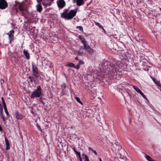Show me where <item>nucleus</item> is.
Masks as SVG:
<instances>
[{
  "mask_svg": "<svg viewBox=\"0 0 161 161\" xmlns=\"http://www.w3.org/2000/svg\"><path fill=\"white\" fill-rule=\"evenodd\" d=\"M5 140L6 145L7 146V145H9V141H8V139L7 138H6L5 139Z\"/></svg>",
  "mask_w": 161,
  "mask_h": 161,
  "instance_id": "c85d7f7f",
  "label": "nucleus"
},
{
  "mask_svg": "<svg viewBox=\"0 0 161 161\" xmlns=\"http://www.w3.org/2000/svg\"><path fill=\"white\" fill-rule=\"evenodd\" d=\"M77 69H79L80 68V65L78 64L76 66L75 65V67H74Z\"/></svg>",
  "mask_w": 161,
  "mask_h": 161,
  "instance_id": "c756f323",
  "label": "nucleus"
},
{
  "mask_svg": "<svg viewBox=\"0 0 161 161\" xmlns=\"http://www.w3.org/2000/svg\"><path fill=\"white\" fill-rule=\"evenodd\" d=\"M81 42L83 43H87L85 38L81 36H79L78 37Z\"/></svg>",
  "mask_w": 161,
  "mask_h": 161,
  "instance_id": "4468645a",
  "label": "nucleus"
},
{
  "mask_svg": "<svg viewBox=\"0 0 161 161\" xmlns=\"http://www.w3.org/2000/svg\"><path fill=\"white\" fill-rule=\"evenodd\" d=\"M2 118L3 119V121H4V123H5L6 122V119H5V117H4L3 115L2 116Z\"/></svg>",
  "mask_w": 161,
  "mask_h": 161,
  "instance_id": "f704fd0d",
  "label": "nucleus"
},
{
  "mask_svg": "<svg viewBox=\"0 0 161 161\" xmlns=\"http://www.w3.org/2000/svg\"><path fill=\"white\" fill-rule=\"evenodd\" d=\"M29 79L30 80V82H32L33 81H35V80H34V78L33 77L29 76L28 77Z\"/></svg>",
  "mask_w": 161,
  "mask_h": 161,
  "instance_id": "393cba45",
  "label": "nucleus"
},
{
  "mask_svg": "<svg viewBox=\"0 0 161 161\" xmlns=\"http://www.w3.org/2000/svg\"><path fill=\"white\" fill-rule=\"evenodd\" d=\"M23 53L25 55V58L28 60H29L30 58V54L28 52L27 50H26L25 49H24L23 51Z\"/></svg>",
  "mask_w": 161,
  "mask_h": 161,
  "instance_id": "f8f14e48",
  "label": "nucleus"
},
{
  "mask_svg": "<svg viewBox=\"0 0 161 161\" xmlns=\"http://www.w3.org/2000/svg\"><path fill=\"white\" fill-rule=\"evenodd\" d=\"M83 44V46H81L80 47V50H81L82 49H84V50L86 49L87 44V43H84V44Z\"/></svg>",
  "mask_w": 161,
  "mask_h": 161,
  "instance_id": "4be33fe9",
  "label": "nucleus"
},
{
  "mask_svg": "<svg viewBox=\"0 0 161 161\" xmlns=\"http://www.w3.org/2000/svg\"><path fill=\"white\" fill-rule=\"evenodd\" d=\"M79 157V160H80V161H82V159L81 157V156H78Z\"/></svg>",
  "mask_w": 161,
  "mask_h": 161,
  "instance_id": "58836bf2",
  "label": "nucleus"
},
{
  "mask_svg": "<svg viewBox=\"0 0 161 161\" xmlns=\"http://www.w3.org/2000/svg\"><path fill=\"white\" fill-rule=\"evenodd\" d=\"M78 9L72 10L68 12V10H65L61 14V17L65 19H70L76 15Z\"/></svg>",
  "mask_w": 161,
  "mask_h": 161,
  "instance_id": "f03ea898",
  "label": "nucleus"
},
{
  "mask_svg": "<svg viewBox=\"0 0 161 161\" xmlns=\"http://www.w3.org/2000/svg\"><path fill=\"white\" fill-rule=\"evenodd\" d=\"M43 5L44 6H45L46 7L47 5L49 6L50 5V3H43Z\"/></svg>",
  "mask_w": 161,
  "mask_h": 161,
  "instance_id": "2f4dec72",
  "label": "nucleus"
},
{
  "mask_svg": "<svg viewBox=\"0 0 161 161\" xmlns=\"http://www.w3.org/2000/svg\"><path fill=\"white\" fill-rule=\"evenodd\" d=\"M94 22L95 23V25H96L97 26L100 28L104 30L103 27L100 25V24L99 23L96 21H95Z\"/></svg>",
  "mask_w": 161,
  "mask_h": 161,
  "instance_id": "6ab92c4d",
  "label": "nucleus"
},
{
  "mask_svg": "<svg viewBox=\"0 0 161 161\" xmlns=\"http://www.w3.org/2000/svg\"><path fill=\"white\" fill-rule=\"evenodd\" d=\"M4 110H5V112L7 116H8V117H9V113L7 109H6Z\"/></svg>",
  "mask_w": 161,
  "mask_h": 161,
  "instance_id": "7c9ffc66",
  "label": "nucleus"
},
{
  "mask_svg": "<svg viewBox=\"0 0 161 161\" xmlns=\"http://www.w3.org/2000/svg\"><path fill=\"white\" fill-rule=\"evenodd\" d=\"M15 115L16 118L17 119L21 120L24 118L23 115L19 113L18 111L17 110L15 112Z\"/></svg>",
  "mask_w": 161,
  "mask_h": 161,
  "instance_id": "1a4fd4ad",
  "label": "nucleus"
},
{
  "mask_svg": "<svg viewBox=\"0 0 161 161\" xmlns=\"http://www.w3.org/2000/svg\"><path fill=\"white\" fill-rule=\"evenodd\" d=\"M82 53H80V51H79L77 54L78 56H81L82 55Z\"/></svg>",
  "mask_w": 161,
  "mask_h": 161,
  "instance_id": "e433bc0d",
  "label": "nucleus"
},
{
  "mask_svg": "<svg viewBox=\"0 0 161 161\" xmlns=\"http://www.w3.org/2000/svg\"><path fill=\"white\" fill-rule=\"evenodd\" d=\"M153 80L156 83V82H155V79H154V78H153Z\"/></svg>",
  "mask_w": 161,
  "mask_h": 161,
  "instance_id": "a18cd8bd",
  "label": "nucleus"
},
{
  "mask_svg": "<svg viewBox=\"0 0 161 161\" xmlns=\"http://www.w3.org/2000/svg\"><path fill=\"white\" fill-rule=\"evenodd\" d=\"M32 66L33 75L36 78H38L39 76V73L38 68L34 64H32Z\"/></svg>",
  "mask_w": 161,
  "mask_h": 161,
  "instance_id": "39448f33",
  "label": "nucleus"
},
{
  "mask_svg": "<svg viewBox=\"0 0 161 161\" xmlns=\"http://www.w3.org/2000/svg\"><path fill=\"white\" fill-rule=\"evenodd\" d=\"M75 59L76 60H78V57H76L75 58Z\"/></svg>",
  "mask_w": 161,
  "mask_h": 161,
  "instance_id": "c03bdc74",
  "label": "nucleus"
},
{
  "mask_svg": "<svg viewBox=\"0 0 161 161\" xmlns=\"http://www.w3.org/2000/svg\"><path fill=\"white\" fill-rule=\"evenodd\" d=\"M99 160L100 161H102V159L101 158H99Z\"/></svg>",
  "mask_w": 161,
  "mask_h": 161,
  "instance_id": "de8ad7c7",
  "label": "nucleus"
},
{
  "mask_svg": "<svg viewBox=\"0 0 161 161\" xmlns=\"http://www.w3.org/2000/svg\"><path fill=\"white\" fill-rule=\"evenodd\" d=\"M139 93L144 98L146 99V97L145 96V95L143 93L140 91V92H139Z\"/></svg>",
  "mask_w": 161,
  "mask_h": 161,
  "instance_id": "bb28decb",
  "label": "nucleus"
},
{
  "mask_svg": "<svg viewBox=\"0 0 161 161\" xmlns=\"http://www.w3.org/2000/svg\"><path fill=\"white\" fill-rule=\"evenodd\" d=\"M3 80V82H4V80Z\"/></svg>",
  "mask_w": 161,
  "mask_h": 161,
  "instance_id": "8fccbe9b",
  "label": "nucleus"
},
{
  "mask_svg": "<svg viewBox=\"0 0 161 161\" xmlns=\"http://www.w3.org/2000/svg\"><path fill=\"white\" fill-rule=\"evenodd\" d=\"M10 149V145H7L6 147V150H8Z\"/></svg>",
  "mask_w": 161,
  "mask_h": 161,
  "instance_id": "c9c22d12",
  "label": "nucleus"
},
{
  "mask_svg": "<svg viewBox=\"0 0 161 161\" xmlns=\"http://www.w3.org/2000/svg\"><path fill=\"white\" fill-rule=\"evenodd\" d=\"M83 158L85 161H89L88 156L84 154H82Z\"/></svg>",
  "mask_w": 161,
  "mask_h": 161,
  "instance_id": "f3484780",
  "label": "nucleus"
},
{
  "mask_svg": "<svg viewBox=\"0 0 161 161\" xmlns=\"http://www.w3.org/2000/svg\"><path fill=\"white\" fill-rule=\"evenodd\" d=\"M75 99L81 105L83 104L82 103L81 101L80 100V99L79 98V97H75Z\"/></svg>",
  "mask_w": 161,
  "mask_h": 161,
  "instance_id": "5701e85b",
  "label": "nucleus"
},
{
  "mask_svg": "<svg viewBox=\"0 0 161 161\" xmlns=\"http://www.w3.org/2000/svg\"><path fill=\"white\" fill-rule=\"evenodd\" d=\"M3 107H4V110L7 109V106H6V104L3 105Z\"/></svg>",
  "mask_w": 161,
  "mask_h": 161,
  "instance_id": "4c0bfd02",
  "label": "nucleus"
},
{
  "mask_svg": "<svg viewBox=\"0 0 161 161\" xmlns=\"http://www.w3.org/2000/svg\"><path fill=\"white\" fill-rule=\"evenodd\" d=\"M1 100L2 102L4 101L3 97H1Z\"/></svg>",
  "mask_w": 161,
  "mask_h": 161,
  "instance_id": "37998d69",
  "label": "nucleus"
},
{
  "mask_svg": "<svg viewBox=\"0 0 161 161\" xmlns=\"http://www.w3.org/2000/svg\"><path fill=\"white\" fill-rule=\"evenodd\" d=\"M111 149L114 154V157H120L123 152H124V149L122 148L119 145L118 143H114L111 146Z\"/></svg>",
  "mask_w": 161,
  "mask_h": 161,
  "instance_id": "f257e3e1",
  "label": "nucleus"
},
{
  "mask_svg": "<svg viewBox=\"0 0 161 161\" xmlns=\"http://www.w3.org/2000/svg\"><path fill=\"white\" fill-rule=\"evenodd\" d=\"M80 65L83 64H84V62L81 60H80L78 64Z\"/></svg>",
  "mask_w": 161,
  "mask_h": 161,
  "instance_id": "72a5a7b5",
  "label": "nucleus"
},
{
  "mask_svg": "<svg viewBox=\"0 0 161 161\" xmlns=\"http://www.w3.org/2000/svg\"><path fill=\"white\" fill-rule=\"evenodd\" d=\"M84 0H76V3L78 6H80L82 5L83 3Z\"/></svg>",
  "mask_w": 161,
  "mask_h": 161,
  "instance_id": "dca6fc26",
  "label": "nucleus"
},
{
  "mask_svg": "<svg viewBox=\"0 0 161 161\" xmlns=\"http://www.w3.org/2000/svg\"><path fill=\"white\" fill-rule=\"evenodd\" d=\"M3 106L2 104L0 103V115L1 116H3Z\"/></svg>",
  "mask_w": 161,
  "mask_h": 161,
  "instance_id": "a211bd4d",
  "label": "nucleus"
},
{
  "mask_svg": "<svg viewBox=\"0 0 161 161\" xmlns=\"http://www.w3.org/2000/svg\"><path fill=\"white\" fill-rule=\"evenodd\" d=\"M66 66H69L74 68L75 67V64L69 62L66 64Z\"/></svg>",
  "mask_w": 161,
  "mask_h": 161,
  "instance_id": "412c9836",
  "label": "nucleus"
},
{
  "mask_svg": "<svg viewBox=\"0 0 161 161\" xmlns=\"http://www.w3.org/2000/svg\"><path fill=\"white\" fill-rule=\"evenodd\" d=\"M8 6L7 2L5 0H0V9H4Z\"/></svg>",
  "mask_w": 161,
  "mask_h": 161,
  "instance_id": "423d86ee",
  "label": "nucleus"
},
{
  "mask_svg": "<svg viewBox=\"0 0 161 161\" xmlns=\"http://www.w3.org/2000/svg\"><path fill=\"white\" fill-rule=\"evenodd\" d=\"M16 14H17V12H18V10H17V9L16 8Z\"/></svg>",
  "mask_w": 161,
  "mask_h": 161,
  "instance_id": "49530a36",
  "label": "nucleus"
},
{
  "mask_svg": "<svg viewBox=\"0 0 161 161\" xmlns=\"http://www.w3.org/2000/svg\"><path fill=\"white\" fill-rule=\"evenodd\" d=\"M110 69L111 70H112L113 71H115L116 70V69L114 67H111V68H110Z\"/></svg>",
  "mask_w": 161,
  "mask_h": 161,
  "instance_id": "473e14b6",
  "label": "nucleus"
},
{
  "mask_svg": "<svg viewBox=\"0 0 161 161\" xmlns=\"http://www.w3.org/2000/svg\"><path fill=\"white\" fill-rule=\"evenodd\" d=\"M89 150H91L92 151H93L94 150L93 149V148L90 147H89Z\"/></svg>",
  "mask_w": 161,
  "mask_h": 161,
  "instance_id": "ea45409f",
  "label": "nucleus"
},
{
  "mask_svg": "<svg viewBox=\"0 0 161 161\" xmlns=\"http://www.w3.org/2000/svg\"><path fill=\"white\" fill-rule=\"evenodd\" d=\"M36 126L37 128V129L39 131H40L42 132V130L41 129V127H40V125H39V124L38 123H37L36 124Z\"/></svg>",
  "mask_w": 161,
  "mask_h": 161,
  "instance_id": "cd10ccee",
  "label": "nucleus"
},
{
  "mask_svg": "<svg viewBox=\"0 0 161 161\" xmlns=\"http://www.w3.org/2000/svg\"><path fill=\"white\" fill-rule=\"evenodd\" d=\"M41 99V98H40V100Z\"/></svg>",
  "mask_w": 161,
  "mask_h": 161,
  "instance_id": "3c124183",
  "label": "nucleus"
},
{
  "mask_svg": "<svg viewBox=\"0 0 161 161\" xmlns=\"http://www.w3.org/2000/svg\"><path fill=\"white\" fill-rule=\"evenodd\" d=\"M96 155H97V152L95 150H93V151H92Z\"/></svg>",
  "mask_w": 161,
  "mask_h": 161,
  "instance_id": "a19ab883",
  "label": "nucleus"
},
{
  "mask_svg": "<svg viewBox=\"0 0 161 161\" xmlns=\"http://www.w3.org/2000/svg\"><path fill=\"white\" fill-rule=\"evenodd\" d=\"M118 159V161H128L126 158L121 154V156L120 157H115Z\"/></svg>",
  "mask_w": 161,
  "mask_h": 161,
  "instance_id": "9b49d317",
  "label": "nucleus"
},
{
  "mask_svg": "<svg viewBox=\"0 0 161 161\" xmlns=\"http://www.w3.org/2000/svg\"><path fill=\"white\" fill-rule=\"evenodd\" d=\"M133 87L134 89V90H135V91L138 93H139V92L141 91L140 89L137 86H133Z\"/></svg>",
  "mask_w": 161,
  "mask_h": 161,
  "instance_id": "aec40b11",
  "label": "nucleus"
},
{
  "mask_svg": "<svg viewBox=\"0 0 161 161\" xmlns=\"http://www.w3.org/2000/svg\"><path fill=\"white\" fill-rule=\"evenodd\" d=\"M159 9L160 10V11L161 12V8H159Z\"/></svg>",
  "mask_w": 161,
  "mask_h": 161,
  "instance_id": "09e8293b",
  "label": "nucleus"
},
{
  "mask_svg": "<svg viewBox=\"0 0 161 161\" xmlns=\"http://www.w3.org/2000/svg\"><path fill=\"white\" fill-rule=\"evenodd\" d=\"M17 4L19 5V8L20 12L21 15L23 16L25 15L27 11L26 8H24V6L22 3H18Z\"/></svg>",
  "mask_w": 161,
  "mask_h": 161,
  "instance_id": "20e7f679",
  "label": "nucleus"
},
{
  "mask_svg": "<svg viewBox=\"0 0 161 161\" xmlns=\"http://www.w3.org/2000/svg\"><path fill=\"white\" fill-rule=\"evenodd\" d=\"M14 31L12 30L10 31L7 34L8 35V38L9 40V42L11 43L12 41L14 39Z\"/></svg>",
  "mask_w": 161,
  "mask_h": 161,
  "instance_id": "6e6552de",
  "label": "nucleus"
},
{
  "mask_svg": "<svg viewBox=\"0 0 161 161\" xmlns=\"http://www.w3.org/2000/svg\"><path fill=\"white\" fill-rule=\"evenodd\" d=\"M42 94L41 88L40 86H39L37 87L36 89L32 93L30 97L31 99L39 97L41 96Z\"/></svg>",
  "mask_w": 161,
  "mask_h": 161,
  "instance_id": "7ed1b4c3",
  "label": "nucleus"
},
{
  "mask_svg": "<svg viewBox=\"0 0 161 161\" xmlns=\"http://www.w3.org/2000/svg\"><path fill=\"white\" fill-rule=\"evenodd\" d=\"M145 157L148 161H156L153 159L150 156L145 154Z\"/></svg>",
  "mask_w": 161,
  "mask_h": 161,
  "instance_id": "2eb2a0df",
  "label": "nucleus"
},
{
  "mask_svg": "<svg viewBox=\"0 0 161 161\" xmlns=\"http://www.w3.org/2000/svg\"><path fill=\"white\" fill-rule=\"evenodd\" d=\"M86 51L90 54H92L94 52L93 49H92L87 44L86 48Z\"/></svg>",
  "mask_w": 161,
  "mask_h": 161,
  "instance_id": "9d476101",
  "label": "nucleus"
},
{
  "mask_svg": "<svg viewBox=\"0 0 161 161\" xmlns=\"http://www.w3.org/2000/svg\"><path fill=\"white\" fill-rule=\"evenodd\" d=\"M2 102H3V105L6 104V103H5V101H3Z\"/></svg>",
  "mask_w": 161,
  "mask_h": 161,
  "instance_id": "79ce46f5",
  "label": "nucleus"
},
{
  "mask_svg": "<svg viewBox=\"0 0 161 161\" xmlns=\"http://www.w3.org/2000/svg\"><path fill=\"white\" fill-rule=\"evenodd\" d=\"M37 9L36 10L37 12L39 13H41L42 10V6L40 4H38L36 6Z\"/></svg>",
  "mask_w": 161,
  "mask_h": 161,
  "instance_id": "ddd939ff",
  "label": "nucleus"
},
{
  "mask_svg": "<svg viewBox=\"0 0 161 161\" xmlns=\"http://www.w3.org/2000/svg\"><path fill=\"white\" fill-rule=\"evenodd\" d=\"M57 3L58 8H63L65 5V2L64 0H58Z\"/></svg>",
  "mask_w": 161,
  "mask_h": 161,
  "instance_id": "0eeeda50",
  "label": "nucleus"
},
{
  "mask_svg": "<svg viewBox=\"0 0 161 161\" xmlns=\"http://www.w3.org/2000/svg\"><path fill=\"white\" fill-rule=\"evenodd\" d=\"M76 28L77 29H79L80 30V31L82 32H83V28L81 26H76Z\"/></svg>",
  "mask_w": 161,
  "mask_h": 161,
  "instance_id": "b1692460",
  "label": "nucleus"
},
{
  "mask_svg": "<svg viewBox=\"0 0 161 161\" xmlns=\"http://www.w3.org/2000/svg\"><path fill=\"white\" fill-rule=\"evenodd\" d=\"M73 149L74 151L75 152V153L78 155V156L80 155V152H77L75 150V148L74 147H73Z\"/></svg>",
  "mask_w": 161,
  "mask_h": 161,
  "instance_id": "a878e982",
  "label": "nucleus"
}]
</instances>
